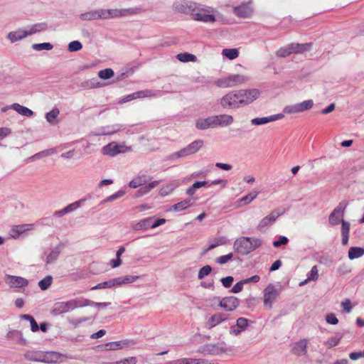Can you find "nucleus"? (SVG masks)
Wrapping results in <instances>:
<instances>
[{
  "instance_id": "obj_1",
  "label": "nucleus",
  "mask_w": 364,
  "mask_h": 364,
  "mask_svg": "<svg viewBox=\"0 0 364 364\" xmlns=\"http://www.w3.org/2000/svg\"><path fill=\"white\" fill-rule=\"evenodd\" d=\"M259 95V92L256 89L234 90L225 95L220 104L224 109H236L252 103Z\"/></svg>"
},
{
  "instance_id": "obj_2",
  "label": "nucleus",
  "mask_w": 364,
  "mask_h": 364,
  "mask_svg": "<svg viewBox=\"0 0 364 364\" xmlns=\"http://www.w3.org/2000/svg\"><path fill=\"white\" fill-rule=\"evenodd\" d=\"M25 358L30 361L55 363L61 361L63 355L54 351L30 350L25 353Z\"/></svg>"
},
{
  "instance_id": "obj_3",
  "label": "nucleus",
  "mask_w": 364,
  "mask_h": 364,
  "mask_svg": "<svg viewBox=\"0 0 364 364\" xmlns=\"http://www.w3.org/2000/svg\"><path fill=\"white\" fill-rule=\"evenodd\" d=\"M262 245L261 240L255 237H242L234 242V249L242 255H247Z\"/></svg>"
},
{
  "instance_id": "obj_4",
  "label": "nucleus",
  "mask_w": 364,
  "mask_h": 364,
  "mask_svg": "<svg viewBox=\"0 0 364 364\" xmlns=\"http://www.w3.org/2000/svg\"><path fill=\"white\" fill-rule=\"evenodd\" d=\"M211 11L210 7L196 3V8L194 11L191 13V17L196 21L213 23L216 21V18L214 15L210 14Z\"/></svg>"
},
{
  "instance_id": "obj_5",
  "label": "nucleus",
  "mask_w": 364,
  "mask_h": 364,
  "mask_svg": "<svg viewBox=\"0 0 364 364\" xmlns=\"http://www.w3.org/2000/svg\"><path fill=\"white\" fill-rule=\"evenodd\" d=\"M204 145L202 139L196 140L181 150L171 154L167 156V160H175L176 159L184 158L189 155L197 153Z\"/></svg>"
},
{
  "instance_id": "obj_6",
  "label": "nucleus",
  "mask_w": 364,
  "mask_h": 364,
  "mask_svg": "<svg viewBox=\"0 0 364 364\" xmlns=\"http://www.w3.org/2000/svg\"><path fill=\"white\" fill-rule=\"evenodd\" d=\"M247 80L248 77L247 76L235 74L216 80L215 81V85L223 88L232 87L242 85Z\"/></svg>"
},
{
  "instance_id": "obj_7",
  "label": "nucleus",
  "mask_w": 364,
  "mask_h": 364,
  "mask_svg": "<svg viewBox=\"0 0 364 364\" xmlns=\"http://www.w3.org/2000/svg\"><path fill=\"white\" fill-rule=\"evenodd\" d=\"M132 150L131 146H127L124 143L119 144L112 141L103 146L101 152L103 155L114 157L119 154H124Z\"/></svg>"
},
{
  "instance_id": "obj_8",
  "label": "nucleus",
  "mask_w": 364,
  "mask_h": 364,
  "mask_svg": "<svg viewBox=\"0 0 364 364\" xmlns=\"http://www.w3.org/2000/svg\"><path fill=\"white\" fill-rule=\"evenodd\" d=\"M102 19L119 18L137 14L138 9L129 8L123 9H102Z\"/></svg>"
},
{
  "instance_id": "obj_9",
  "label": "nucleus",
  "mask_w": 364,
  "mask_h": 364,
  "mask_svg": "<svg viewBox=\"0 0 364 364\" xmlns=\"http://www.w3.org/2000/svg\"><path fill=\"white\" fill-rule=\"evenodd\" d=\"M4 280L11 289H14L16 292L21 291V289L25 288L28 285V279L19 276L6 274L4 277Z\"/></svg>"
},
{
  "instance_id": "obj_10",
  "label": "nucleus",
  "mask_w": 364,
  "mask_h": 364,
  "mask_svg": "<svg viewBox=\"0 0 364 364\" xmlns=\"http://www.w3.org/2000/svg\"><path fill=\"white\" fill-rule=\"evenodd\" d=\"M348 203L345 201L341 202L332 211L328 217L329 223L335 226L343 220L344 213L347 208Z\"/></svg>"
},
{
  "instance_id": "obj_11",
  "label": "nucleus",
  "mask_w": 364,
  "mask_h": 364,
  "mask_svg": "<svg viewBox=\"0 0 364 364\" xmlns=\"http://www.w3.org/2000/svg\"><path fill=\"white\" fill-rule=\"evenodd\" d=\"M214 299L218 301V306L226 311H233L240 304V300L234 296L223 298L215 296Z\"/></svg>"
},
{
  "instance_id": "obj_12",
  "label": "nucleus",
  "mask_w": 364,
  "mask_h": 364,
  "mask_svg": "<svg viewBox=\"0 0 364 364\" xmlns=\"http://www.w3.org/2000/svg\"><path fill=\"white\" fill-rule=\"evenodd\" d=\"M196 4V3L193 1L179 0L173 3V9L176 12L191 16V13L194 11Z\"/></svg>"
},
{
  "instance_id": "obj_13",
  "label": "nucleus",
  "mask_w": 364,
  "mask_h": 364,
  "mask_svg": "<svg viewBox=\"0 0 364 364\" xmlns=\"http://www.w3.org/2000/svg\"><path fill=\"white\" fill-rule=\"evenodd\" d=\"M76 300H70L65 302H58L55 304L52 310V314L53 315H60L68 313L76 309Z\"/></svg>"
},
{
  "instance_id": "obj_14",
  "label": "nucleus",
  "mask_w": 364,
  "mask_h": 364,
  "mask_svg": "<svg viewBox=\"0 0 364 364\" xmlns=\"http://www.w3.org/2000/svg\"><path fill=\"white\" fill-rule=\"evenodd\" d=\"M279 296L277 289L272 284H269L264 290V304L269 309L272 307L274 301Z\"/></svg>"
},
{
  "instance_id": "obj_15",
  "label": "nucleus",
  "mask_w": 364,
  "mask_h": 364,
  "mask_svg": "<svg viewBox=\"0 0 364 364\" xmlns=\"http://www.w3.org/2000/svg\"><path fill=\"white\" fill-rule=\"evenodd\" d=\"M284 213V211L279 209H276L273 210L270 214L267 216L264 217L259 223L257 228L259 230L262 231L264 228L268 226L272 225L277 218L282 215Z\"/></svg>"
},
{
  "instance_id": "obj_16",
  "label": "nucleus",
  "mask_w": 364,
  "mask_h": 364,
  "mask_svg": "<svg viewBox=\"0 0 364 364\" xmlns=\"http://www.w3.org/2000/svg\"><path fill=\"white\" fill-rule=\"evenodd\" d=\"M228 318V316L224 313H216L208 318L206 325L208 328L210 329L217 325L226 321Z\"/></svg>"
},
{
  "instance_id": "obj_17",
  "label": "nucleus",
  "mask_w": 364,
  "mask_h": 364,
  "mask_svg": "<svg viewBox=\"0 0 364 364\" xmlns=\"http://www.w3.org/2000/svg\"><path fill=\"white\" fill-rule=\"evenodd\" d=\"M284 117L283 113L276 114L268 117H257L254 118L251 120V123L253 125L259 126L271 122H274L279 119H282Z\"/></svg>"
},
{
  "instance_id": "obj_18",
  "label": "nucleus",
  "mask_w": 364,
  "mask_h": 364,
  "mask_svg": "<svg viewBox=\"0 0 364 364\" xmlns=\"http://www.w3.org/2000/svg\"><path fill=\"white\" fill-rule=\"evenodd\" d=\"M249 321L248 319L240 317L237 319L236 324L230 327V333L238 336L241 333L242 331H245L248 326Z\"/></svg>"
},
{
  "instance_id": "obj_19",
  "label": "nucleus",
  "mask_w": 364,
  "mask_h": 364,
  "mask_svg": "<svg viewBox=\"0 0 364 364\" xmlns=\"http://www.w3.org/2000/svg\"><path fill=\"white\" fill-rule=\"evenodd\" d=\"M234 14L240 18H248L252 14V9L250 4H242L233 9Z\"/></svg>"
},
{
  "instance_id": "obj_20",
  "label": "nucleus",
  "mask_w": 364,
  "mask_h": 364,
  "mask_svg": "<svg viewBox=\"0 0 364 364\" xmlns=\"http://www.w3.org/2000/svg\"><path fill=\"white\" fill-rule=\"evenodd\" d=\"M307 339H301L294 343L291 352L297 356L305 355L307 353Z\"/></svg>"
},
{
  "instance_id": "obj_21",
  "label": "nucleus",
  "mask_w": 364,
  "mask_h": 364,
  "mask_svg": "<svg viewBox=\"0 0 364 364\" xmlns=\"http://www.w3.org/2000/svg\"><path fill=\"white\" fill-rule=\"evenodd\" d=\"M33 228L32 224H23L19 225L13 226L9 232V235L14 239L18 238V237L26 232L28 230H30Z\"/></svg>"
},
{
  "instance_id": "obj_22",
  "label": "nucleus",
  "mask_w": 364,
  "mask_h": 364,
  "mask_svg": "<svg viewBox=\"0 0 364 364\" xmlns=\"http://www.w3.org/2000/svg\"><path fill=\"white\" fill-rule=\"evenodd\" d=\"M215 127H227L233 122V117L228 114H220L213 116Z\"/></svg>"
},
{
  "instance_id": "obj_23",
  "label": "nucleus",
  "mask_w": 364,
  "mask_h": 364,
  "mask_svg": "<svg viewBox=\"0 0 364 364\" xmlns=\"http://www.w3.org/2000/svg\"><path fill=\"white\" fill-rule=\"evenodd\" d=\"M121 128V124L102 127L98 129L97 132L93 133L92 134L95 136L111 135L120 131Z\"/></svg>"
},
{
  "instance_id": "obj_24",
  "label": "nucleus",
  "mask_w": 364,
  "mask_h": 364,
  "mask_svg": "<svg viewBox=\"0 0 364 364\" xmlns=\"http://www.w3.org/2000/svg\"><path fill=\"white\" fill-rule=\"evenodd\" d=\"M196 127L200 130H204L215 127L213 116L208 118L198 119L196 122Z\"/></svg>"
},
{
  "instance_id": "obj_25",
  "label": "nucleus",
  "mask_w": 364,
  "mask_h": 364,
  "mask_svg": "<svg viewBox=\"0 0 364 364\" xmlns=\"http://www.w3.org/2000/svg\"><path fill=\"white\" fill-rule=\"evenodd\" d=\"M102 9L92 10L80 14V18L82 21H92L102 19Z\"/></svg>"
},
{
  "instance_id": "obj_26",
  "label": "nucleus",
  "mask_w": 364,
  "mask_h": 364,
  "mask_svg": "<svg viewBox=\"0 0 364 364\" xmlns=\"http://www.w3.org/2000/svg\"><path fill=\"white\" fill-rule=\"evenodd\" d=\"M312 43H292L289 44V49L292 53H303L305 51L309 50L311 48Z\"/></svg>"
},
{
  "instance_id": "obj_27",
  "label": "nucleus",
  "mask_w": 364,
  "mask_h": 364,
  "mask_svg": "<svg viewBox=\"0 0 364 364\" xmlns=\"http://www.w3.org/2000/svg\"><path fill=\"white\" fill-rule=\"evenodd\" d=\"M25 38H26V36L24 32V29L23 28H18L15 31H10L6 36V38L11 43L24 39Z\"/></svg>"
},
{
  "instance_id": "obj_28",
  "label": "nucleus",
  "mask_w": 364,
  "mask_h": 364,
  "mask_svg": "<svg viewBox=\"0 0 364 364\" xmlns=\"http://www.w3.org/2000/svg\"><path fill=\"white\" fill-rule=\"evenodd\" d=\"M194 201L191 198H187L173 205L171 208V210H173L175 212H180L182 210H185L191 207L193 204Z\"/></svg>"
},
{
  "instance_id": "obj_29",
  "label": "nucleus",
  "mask_w": 364,
  "mask_h": 364,
  "mask_svg": "<svg viewBox=\"0 0 364 364\" xmlns=\"http://www.w3.org/2000/svg\"><path fill=\"white\" fill-rule=\"evenodd\" d=\"M151 217L146 218L135 223L132 228L134 230H147L151 228Z\"/></svg>"
},
{
  "instance_id": "obj_30",
  "label": "nucleus",
  "mask_w": 364,
  "mask_h": 364,
  "mask_svg": "<svg viewBox=\"0 0 364 364\" xmlns=\"http://www.w3.org/2000/svg\"><path fill=\"white\" fill-rule=\"evenodd\" d=\"M11 109L24 117H31L33 115V112L31 109L18 103L12 104Z\"/></svg>"
},
{
  "instance_id": "obj_31",
  "label": "nucleus",
  "mask_w": 364,
  "mask_h": 364,
  "mask_svg": "<svg viewBox=\"0 0 364 364\" xmlns=\"http://www.w3.org/2000/svg\"><path fill=\"white\" fill-rule=\"evenodd\" d=\"M159 184V181H152L147 185H145L142 187H141L135 193V196L136 198L141 197L142 196L147 194L149 193L152 189L156 188Z\"/></svg>"
},
{
  "instance_id": "obj_32",
  "label": "nucleus",
  "mask_w": 364,
  "mask_h": 364,
  "mask_svg": "<svg viewBox=\"0 0 364 364\" xmlns=\"http://www.w3.org/2000/svg\"><path fill=\"white\" fill-rule=\"evenodd\" d=\"M350 223L346 220H342L341 223V235L342 244L346 245L348 243L349 232H350Z\"/></svg>"
},
{
  "instance_id": "obj_33",
  "label": "nucleus",
  "mask_w": 364,
  "mask_h": 364,
  "mask_svg": "<svg viewBox=\"0 0 364 364\" xmlns=\"http://www.w3.org/2000/svg\"><path fill=\"white\" fill-rule=\"evenodd\" d=\"M148 181L147 177L145 175L138 176L134 178L129 183V186L132 188H136L143 185H145Z\"/></svg>"
},
{
  "instance_id": "obj_34",
  "label": "nucleus",
  "mask_w": 364,
  "mask_h": 364,
  "mask_svg": "<svg viewBox=\"0 0 364 364\" xmlns=\"http://www.w3.org/2000/svg\"><path fill=\"white\" fill-rule=\"evenodd\" d=\"M61 252V247L60 245H58L53 248L50 252L46 257V262L47 264H51L54 262L59 257Z\"/></svg>"
},
{
  "instance_id": "obj_35",
  "label": "nucleus",
  "mask_w": 364,
  "mask_h": 364,
  "mask_svg": "<svg viewBox=\"0 0 364 364\" xmlns=\"http://www.w3.org/2000/svg\"><path fill=\"white\" fill-rule=\"evenodd\" d=\"M364 255V248L360 247H352L348 250V258L354 259L361 257Z\"/></svg>"
},
{
  "instance_id": "obj_36",
  "label": "nucleus",
  "mask_w": 364,
  "mask_h": 364,
  "mask_svg": "<svg viewBox=\"0 0 364 364\" xmlns=\"http://www.w3.org/2000/svg\"><path fill=\"white\" fill-rule=\"evenodd\" d=\"M258 193V191H255L242 197L239 200L237 201L238 203L237 207L242 206L241 203H243V205L250 203L254 199L257 198Z\"/></svg>"
},
{
  "instance_id": "obj_37",
  "label": "nucleus",
  "mask_w": 364,
  "mask_h": 364,
  "mask_svg": "<svg viewBox=\"0 0 364 364\" xmlns=\"http://www.w3.org/2000/svg\"><path fill=\"white\" fill-rule=\"evenodd\" d=\"M176 58L183 63L187 62H196L197 60V58L195 55L188 53H181L176 55Z\"/></svg>"
},
{
  "instance_id": "obj_38",
  "label": "nucleus",
  "mask_w": 364,
  "mask_h": 364,
  "mask_svg": "<svg viewBox=\"0 0 364 364\" xmlns=\"http://www.w3.org/2000/svg\"><path fill=\"white\" fill-rule=\"evenodd\" d=\"M207 184L208 182L205 181H196L186 190V194L191 196L195 194L196 189L205 186Z\"/></svg>"
},
{
  "instance_id": "obj_39",
  "label": "nucleus",
  "mask_w": 364,
  "mask_h": 364,
  "mask_svg": "<svg viewBox=\"0 0 364 364\" xmlns=\"http://www.w3.org/2000/svg\"><path fill=\"white\" fill-rule=\"evenodd\" d=\"M343 338V334L341 333H337L334 336L328 338L326 343L328 346L329 348H333L338 345L339 342Z\"/></svg>"
},
{
  "instance_id": "obj_40",
  "label": "nucleus",
  "mask_w": 364,
  "mask_h": 364,
  "mask_svg": "<svg viewBox=\"0 0 364 364\" xmlns=\"http://www.w3.org/2000/svg\"><path fill=\"white\" fill-rule=\"evenodd\" d=\"M222 54L230 60H233L238 57L239 52L236 48H225L223 50Z\"/></svg>"
},
{
  "instance_id": "obj_41",
  "label": "nucleus",
  "mask_w": 364,
  "mask_h": 364,
  "mask_svg": "<svg viewBox=\"0 0 364 364\" xmlns=\"http://www.w3.org/2000/svg\"><path fill=\"white\" fill-rule=\"evenodd\" d=\"M296 105L299 112H302L311 109L314 105V102L312 100H308L300 103H296Z\"/></svg>"
},
{
  "instance_id": "obj_42",
  "label": "nucleus",
  "mask_w": 364,
  "mask_h": 364,
  "mask_svg": "<svg viewBox=\"0 0 364 364\" xmlns=\"http://www.w3.org/2000/svg\"><path fill=\"white\" fill-rule=\"evenodd\" d=\"M127 343L124 341L109 342L105 344L107 350H114L123 348Z\"/></svg>"
},
{
  "instance_id": "obj_43",
  "label": "nucleus",
  "mask_w": 364,
  "mask_h": 364,
  "mask_svg": "<svg viewBox=\"0 0 364 364\" xmlns=\"http://www.w3.org/2000/svg\"><path fill=\"white\" fill-rule=\"evenodd\" d=\"M140 98L153 97L159 96L161 93L159 90H144L139 91Z\"/></svg>"
},
{
  "instance_id": "obj_44",
  "label": "nucleus",
  "mask_w": 364,
  "mask_h": 364,
  "mask_svg": "<svg viewBox=\"0 0 364 364\" xmlns=\"http://www.w3.org/2000/svg\"><path fill=\"white\" fill-rule=\"evenodd\" d=\"M59 114L60 110L57 108H54L46 114V119L50 124H53L55 119L58 117Z\"/></svg>"
},
{
  "instance_id": "obj_45",
  "label": "nucleus",
  "mask_w": 364,
  "mask_h": 364,
  "mask_svg": "<svg viewBox=\"0 0 364 364\" xmlns=\"http://www.w3.org/2000/svg\"><path fill=\"white\" fill-rule=\"evenodd\" d=\"M32 48L33 50L37 51L41 50H50L53 49V46L50 43H35L32 45Z\"/></svg>"
},
{
  "instance_id": "obj_46",
  "label": "nucleus",
  "mask_w": 364,
  "mask_h": 364,
  "mask_svg": "<svg viewBox=\"0 0 364 364\" xmlns=\"http://www.w3.org/2000/svg\"><path fill=\"white\" fill-rule=\"evenodd\" d=\"M114 75V73L111 68H106L104 70H101L98 72V76L102 80H108L112 77Z\"/></svg>"
},
{
  "instance_id": "obj_47",
  "label": "nucleus",
  "mask_w": 364,
  "mask_h": 364,
  "mask_svg": "<svg viewBox=\"0 0 364 364\" xmlns=\"http://www.w3.org/2000/svg\"><path fill=\"white\" fill-rule=\"evenodd\" d=\"M85 200V199H80L77 201H75L74 203H72L68 205L65 208L66 213L68 214L70 213H72V212L76 210L81 206L82 203H84Z\"/></svg>"
},
{
  "instance_id": "obj_48",
  "label": "nucleus",
  "mask_w": 364,
  "mask_h": 364,
  "mask_svg": "<svg viewBox=\"0 0 364 364\" xmlns=\"http://www.w3.org/2000/svg\"><path fill=\"white\" fill-rule=\"evenodd\" d=\"M53 277L50 275L46 276L38 282V286L42 290H46L51 285Z\"/></svg>"
},
{
  "instance_id": "obj_49",
  "label": "nucleus",
  "mask_w": 364,
  "mask_h": 364,
  "mask_svg": "<svg viewBox=\"0 0 364 364\" xmlns=\"http://www.w3.org/2000/svg\"><path fill=\"white\" fill-rule=\"evenodd\" d=\"M292 54V52L289 49V44L285 47L280 48L277 50L276 55L279 58H286Z\"/></svg>"
},
{
  "instance_id": "obj_50",
  "label": "nucleus",
  "mask_w": 364,
  "mask_h": 364,
  "mask_svg": "<svg viewBox=\"0 0 364 364\" xmlns=\"http://www.w3.org/2000/svg\"><path fill=\"white\" fill-rule=\"evenodd\" d=\"M212 271V267L210 265H205L199 269L198 274V279H202L208 276Z\"/></svg>"
},
{
  "instance_id": "obj_51",
  "label": "nucleus",
  "mask_w": 364,
  "mask_h": 364,
  "mask_svg": "<svg viewBox=\"0 0 364 364\" xmlns=\"http://www.w3.org/2000/svg\"><path fill=\"white\" fill-rule=\"evenodd\" d=\"M82 48V45L80 41H71L68 44V49L70 52H77V51L81 50Z\"/></svg>"
},
{
  "instance_id": "obj_52",
  "label": "nucleus",
  "mask_w": 364,
  "mask_h": 364,
  "mask_svg": "<svg viewBox=\"0 0 364 364\" xmlns=\"http://www.w3.org/2000/svg\"><path fill=\"white\" fill-rule=\"evenodd\" d=\"M308 280L316 281L318 279V270L317 267L313 266L311 271L307 274Z\"/></svg>"
},
{
  "instance_id": "obj_53",
  "label": "nucleus",
  "mask_w": 364,
  "mask_h": 364,
  "mask_svg": "<svg viewBox=\"0 0 364 364\" xmlns=\"http://www.w3.org/2000/svg\"><path fill=\"white\" fill-rule=\"evenodd\" d=\"M136 99H140V95H139V91L124 97L123 98H122L119 100V103H121V104L126 103L127 102H129V101H132L134 100H136Z\"/></svg>"
},
{
  "instance_id": "obj_54",
  "label": "nucleus",
  "mask_w": 364,
  "mask_h": 364,
  "mask_svg": "<svg viewBox=\"0 0 364 364\" xmlns=\"http://www.w3.org/2000/svg\"><path fill=\"white\" fill-rule=\"evenodd\" d=\"M54 153H55L54 149H46V150H43L42 151H40V152L36 154L32 157L34 159H40L42 157H46V156H50Z\"/></svg>"
},
{
  "instance_id": "obj_55",
  "label": "nucleus",
  "mask_w": 364,
  "mask_h": 364,
  "mask_svg": "<svg viewBox=\"0 0 364 364\" xmlns=\"http://www.w3.org/2000/svg\"><path fill=\"white\" fill-rule=\"evenodd\" d=\"M122 284H127L134 282L139 279V276L126 275L120 277Z\"/></svg>"
},
{
  "instance_id": "obj_56",
  "label": "nucleus",
  "mask_w": 364,
  "mask_h": 364,
  "mask_svg": "<svg viewBox=\"0 0 364 364\" xmlns=\"http://www.w3.org/2000/svg\"><path fill=\"white\" fill-rule=\"evenodd\" d=\"M124 194H125L124 191L119 190L117 192L114 193V194L108 196L106 199H105L103 200L102 203L110 202V201L114 200L119 198L122 197Z\"/></svg>"
},
{
  "instance_id": "obj_57",
  "label": "nucleus",
  "mask_w": 364,
  "mask_h": 364,
  "mask_svg": "<svg viewBox=\"0 0 364 364\" xmlns=\"http://www.w3.org/2000/svg\"><path fill=\"white\" fill-rule=\"evenodd\" d=\"M283 112L284 114H287L299 113L296 104L286 106L284 108Z\"/></svg>"
},
{
  "instance_id": "obj_58",
  "label": "nucleus",
  "mask_w": 364,
  "mask_h": 364,
  "mask_svg": "<svg viewBox=\"0 0 364 364\" xmlns=\"http://www.w3.org/2000/svg\"><path fill=\"white\" fill-rule=\"evenodd\" d=\"M233 257L232 253H229L225 255L220 256L216 259V262L220 264H224L230 261Z\"/></svg>"
},
{
  "instance_id": "obj_59",
  "label": "nucleus",
  "mask_w": 364,
  "mask_h": 364,
  "mask_svg": "<svg viewBox=\"0 0 364 364\" xmlns=\"http://www.w3.org/2000/svg\"><path fill=\"white\" fill-rule=\"evenodd\" d=\"M245 282L244 280H241L238 282H237L234 286L231 289L230 291L232 293H235V294H237V293H239L240 292L242 289H243V285L245 284Z\"/></svg>"
},
{
  "instance_id": "obj_60",
  "label": "nucleus",
  "mask_w": 364,
  "mask_h": 364,
  "mask_svg": "<svg viewBox=\"0 0 364 364\" xmlns=\"http://www.w3.org/2000/svg\"><path fill=\"white\" fill-rule=\"evenodd\" d=\"M326 321L328 323L332 325H336L338 323V319L336 318L334 314L331 313L326 315Z\"/></svg>"
},
{
  "instance_id": "obj_61",
  "label": "nucleus",
  "mask_w": 364,
  "mask_h": 364,
  "mask_svg": "<svg viewBox=\"0 0 364 364\" xmlns=\"http://www.w3.org/2000/svg\"><path fill=\"white\" fill-rule=\"evenodd\" d=\"M136 357H129L116 362L114 364H136Z\"/></svg>"
},
{
  "instance_id": "obj_62",
  "label": "nucleus",
  "mask_w": 364,
  "mask_h": 364,
  "mask_svg": "<svg viewBox=\"0 0 364 364\" xmlns=\"http://www.w3.org/2000/svg\"><path fill=\"white\" fill-rule=\"evenodd\" d=\"M288 242L289 240L286 236H280L278 240L273 242V245L275 247H278L282 245H287Z\"/></svg>"
},
{
  "instance_id": "obj_63",
  "label": "nucleus",
  "mask_w": 364,
  "mask_h": 364,
  "mask_svg": "<svg viewBox=\"0 0 364 364\" xmlns=\"http://www.w3.org/2000/svg\"><path fill=\"white\" fill-rule=\"evenodd\" d=\"M233 280H234V278L232 276H228V277L222 278L220 281L224 287L229 288L231 286Z\"/></svg>"
},
{
  "instance_id": "obj_64",
  "label": "nucleus",
  "mask_w": 364,
  "mask_h": 364,
  "mask_svg": "<svg viewBox=\"0 0 364 364\" xmlns=\"http://www.w3.org/2000/svg\"><path fill=\"white\" fill-rule=\"evenodd\" d=\"M168 364H191V358H180L171 361Z\"/></svg>"
}]
</instances>
